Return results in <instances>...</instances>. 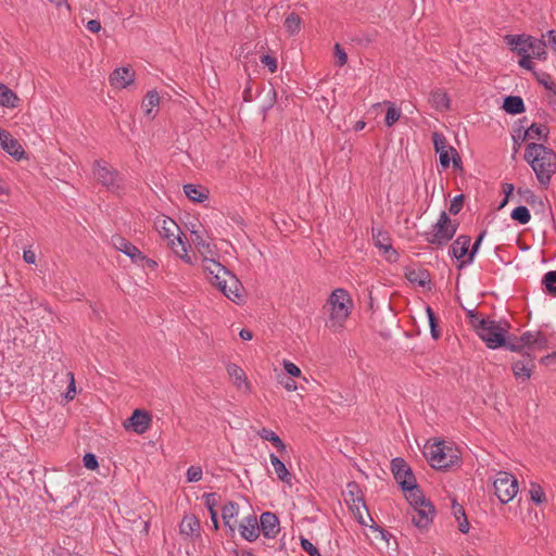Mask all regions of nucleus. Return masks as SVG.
I'll return each mask as SVG.
<instances>
[{"label":"nucleus","instance_id":"nucleus-1","mask_svg":"<svg viewBox=\"0 0 556 556\" xmlns=\"http://www.w3.org/2000/svg\"><path fill=\"white\" fill-rule=\"evenodd\" d=\"M525 160L531 165L539 182L548 186L556 173V153L544 144L531 142L526 147Z\"/></svg>","mask_w":556,"mask_h":556},{"label":"nucleus","instance_id":"nucleus-2","mask_svg":"<svg viewBox=\"0 0 556 556\" xmlns=\"http://www.w3.org/2000/svg\"><path fill=\"white\" fill-rule=\"evenodd\" d=\"M353 306V301L346 290L342 288L334 289L326 303L328 312L326 326L334 331L342 329L352 313Z\"/></svg>","mask_w":556,"mask_h":556},{"label":"nucleus","instance_id":"nucleus-3","mask_svg":"<svg viewBox=\"0 0 556 556\" xmlns=\"http://www.w3.org/2000/svg\"><path fill=\"white\" fill-rule=\"evenodd\" d=\"M424 454L435 469H447L459 463V452L445 441L428 442Z\"/></svg>","mask_w":556,"mask_h":556},{"label":"nucleus","instance_id":"nucleus-4","mask_svg":"<svg viewBox=\"0 0 556 556\" xmlns=\"http://www.w3.org/2000/svg\"><path fill=\"white\" fill-rule=\"evenodd\" d=\"M509 325L506 321H496L490 319L486 325L479 330L478 336L485 342L489 349H497L505 344V337Z\"/></svg>","mask_w":556,"mask_h":556},{"label":"nucleus","instance_id":"nucleus-5","mask_svg":"<svg viewBox=\"0 0 556 556\" xmlns=\"http://www.w3.org/2000/svg\"><path fill=\"white\" fill-rule=\"evenodd\" d=\"M493 488L497 498L506 504L517 495L518 481L513 475L500 471L493 481Z\"/></svg>","mask_w":556,"mask_h":556},{"label":"nucleus","instance_id":"nucleus-6","mask_svg":"<svg viewBox=\"0 0 556 556\" xmlns=\"http://www.w3.org/2000/svg\"><path fill=\"white\" fill-rule=\"evenodd\" d=\"M93 174L98 182L105 186L111 191L119 189L118 173L105 161L94 162Z\"/></svg>","mask_w":556,"mask_h":556},{"label":"nucleus","instance_id":"nucleus-7","mask_svg":"<svg viewBox=\"0 0 556 556\" xmlns=\"http://www.w3.org/2000/svg\"><path fill=\"white\" fill-rule=\"evenodd\" d=\"M154 227L159 235L167 240V243H175L176 241L177 243H185L181 239L182 232L174 219L164 215L159 216L154 222Z\"/></svg>","mask_w":556,"mask_h":556},{"label":"nucleus","instance_id":"nucleus-8","mask_svg":"<svg viewBox=\"0 0 556 556\" xmlns=\"http://www.w3.org/2000/svg\"><path fill=\"white\" fill-rule=\"evenodd\" d=\"M457 229V225L452 222L448 215L443 211L440 214L438 222L433 225V238L429 243H442L453 238Z\"/></svg>","mask_w":556,"mask_h":556},{"label":"nucleus","instance_id":"nucleus-9","mask_svg":"<svg viewBox=\"0 0 556 556\" xmlns=\"http://www.w3.org/2000/svg\"><path fill=\"white\" fill-rule=\"evenodd\" d=\"M202 255V266L203 270L208 275L210 282L215 287L216 285H220L222 281H226L232 274L220 263L214 261L213 258H207Z\"/></svg>","mask_w":556,"mask_h":556},{"label":"nucleus","instance_id":"nucleus-10","mask_svg":"<svg viewBox=\"0 0 556 556\" xmlns=\"http://www.w3.org/2000/svg\"><path fill=\"white\" fill-rule=\"evenodd\" d=\"M391 469L402 489H410L412 484L416 483L412 469L403 458H394L391 463Z\"/></svg>","mask_w":556,"mask_h":556},{"label":"nucleus","instance_id":"nucleus-11","mask_svg":"<svg viewBox=\"0 0 556 556\" xmlns=\"http://www.w3.org/2000/svg\"><path fill=\"white\" fill-rule=\"evenodd\" d=\"M434 517V507L431 503L416 506L412 510V522L420 530L427 529Z\"/></svg>","mask_w":556,"mask_h":556},{"label":"nucleus","instance_id":"nucleus-12","mask_svg":"<svg viewBox=\"0 0 556 556\" xmlns=\"http://www.w3.org/2000/svg\"><path fill=\"white\" fill-rule=\"evenodd\" d=\"M519 339L521 342L520 344L527 350L526 352H529L531 355H533L535 351L547 349V339L540 331H527L522 333Z\"/></svg>","mask_w":556,"mask_h":556},{"label":"nucleus","instance_id":"nucleus-13","mask_svg":"<svg viewBox=\"0 0 556 556\" xmlns=\"http://www.w3.org/2000/svg\"><path fill=\"white\" fill-rule=\"evenodd\" d=\"M533 359L534 355H531L529 352H526V355H522V359L513 363V372L517 379L522 381H527L530 379L532 371L535 367Z\"/></svg>","mask_w":556,"mask_h":556},{"label":"nucleus","instance_id":"nucleus-14","mask_svg":"<svg viewBox=\"0 0 556 556\" xmlns=\"http://www.w3.org/2000/svg\"><path fill=\"white\" fill-rule=\"evenodd\" d=\"M468 248L469 245H450L448 254L459 262V268L472 262L479 245H471L470 250Z\"/></svg>","mask_w":556,"mask_h":556},{"label":"nucleus","instance_id":"nucleus-15","mask_svg":"<svg viewBox=\"0 0 556 556\" xmlns=\"http://www.w3.org/2000/svg\"><path fill=\"white\" fill-rule=\"evenodd\" d=\"M532 40V36L521 34V35H506L504 37V41L507 46L510 47L513 52H516L518 55H523L529 53L530 48H528V43Z\"/></svg>","mask_w":556,"mask_h":556},{"label":"nucleus","instance_id":"nucleus-16","mask_svg":"<svg viewBox=\"0 0 556 556\" xmlns=\"http://www.w3.org/2000/svg\"><path fill=\"white\" fill-rule=\"evenodd\" d=\"M228 279L224 281L226 288L222 291V293L233 303H241L243 301V286L240 280L232 274Z\"/></svg>","mask_w":556,"mask_h":556},{"label":"nucleus","instance_id":"nucleus-17","mask_svg":"<svg viewBox=\"0 0 556 556\" xmlns=\"http://www.w3.org/2000/svg\"><path fill=\"white\" fill-rule=\"evenodd\" d=\"M0 146L3 151H5L17 161L25 156V150L23 149L22 144L9 131H7L0 140Z\"/></svg>","mask_w":556,"mask_h":556},{"label":"nucleus","instance_id":"nucleus-18","mask_svg":"<svg viewBox=\"0 0 556 556\" xmlns=\"http://www.w3.org/2000/svg\"><path fill=\"white\" fill-rule=\"evenodd\" d=\"M151 424V417L147 412L136 409L128 419V425L125 427L131 428L136 433H144Z\"/></svg>","mask_w":556,"mask_h":556},{"label":"nucleus","instance_id":"nucleus-19","mask_svg":"<svg viewBox=\"0 0 556 556\" xmlns=\"http://www.w3.org/2000/svg\"><path fill=\"white\" fill-rule=\"evenodd\" d=\"M135 79V72L129 67H119L113 71L110 76V83L116 88H126Z\"/></svg>","mask_w":556,"mask_h":556},{"label":"nucleus","instance_id":"nucleus-20","mask_svg":"<svg viewBox=\"0 0 556 556\" xmlns=\"http://www.w3.org/2000/svg\"><path fill=\"white\" fill-rule=\"evenodd\" d=\"M240 534L247 541L253 542L260 535V527L255 515L245 517L239 526Z\"/></svg>","mask_w":556,"mask_h":556},{"label":"nucleus","instance_id":"nucleus-21","mask_svg":"<svg viewBox=\"0 0 556 556\" xmlns=\"http://www.w3.org/2000/svg\"><path fill=\"white\" fill-rule=\"evenodd\" d=\"M260 522L263 534L266 538L273 539L279 533V520L273 513H263Z\"/></svg>","mask_w":556,"mask_h":556},{"label":"nucleus","instance_id":"nucleus-22","mask_svg":"<svg viewBox=\"0 0 556 556\" xmlns=\"http://www.w3.org/2000/svg\"><path fill=\"white\" fill-rule=\"evenodd\" d=\"M227 374L232 379L237 389L244 392L250 391V383L248 382L247 375L241 367H239L237 364H229L227 366Z\"/></svg>","mask_w":556,"mask_h":556},{"label":"nucleus","instance_id":"nucleus-23","mask_svg":"<svg viewBox=\"0 0 556 556\" xmlns=\"http://www.w3.org/2000/svg\"><path fill=\"white\" fill-rule=\"evenodd\" d=\"M118 251L126 254L134 263L149 267H155L156 263L152 260L147 258L143 253L137 248V245H122Z\"/></svg>","mask_w":556,"mask_h":556},{"label":"nucleus","instance_id":"nucleus-24","mask_svg":"<svg viewBox=\"0 0 556 556\" xmlns=\"http://www.w3.org/2000/svg\"><path fill=\"white\" fill-rule=\"evenodd\" d=\"M548 134L549 128L546 125L532 123L527 129L523 130L521 141L527 139H538L546 142L548 139Z\"/></svg>","mask_w":556,"mask_h":556},{"label":"nucleus","instance_id":"nucleus-25","mask_svg":"<svg viewBox=\"0 0 556 556\" xmlns=\"http://www.w3.org/2000/svg\"><path fill=\"white\" fill-rule=\"evenodd\" d=\"M184 191L190 201L197 203L204 202L210 195L208 189L200 185L187 184L184 186Z\"/></svg>","mask_w":556,"mask_h":556},{"label":"nucleus","instance_id":"nucleus-26","mask_svg":"<svg viewBox=\"0 0 556 556\" xmlns=\"http://www.w3.org/2000/svg\"><path fill=\"white\" fill-rule=\"evenodd\" d=\"M20 98L7 85L0 83V105L15 109L20 105Z\"/></svg>","mask_w":556,"mask_h":556},{"label":"nucleus","instance_id":"nucleus-27","mask_svg":"<svg viewBox=\"0 0 556 556\" xmlns=\"http://www.w3.org/2000/svg\"><path fill=\"white\" fill-rule=\"evenodd\" d=\"M503 109L510 115L521 114L526 111L525 103L519 96H507L503 102Z\"/></svg>","mask_w":556,"mask_h":556},{"label":"nucleus","instance_id":"nucleus-28","mask_svg":"<svg viewBox=\"0 0 556 556\" xmlns=\"http://www.w3.org/2000/svg\"><path fill=\"white\" fill-rule=\"evenodd\" d=\"M180 533L186 536H193L199 534L200 521L193 515L185 516L179 525Z\"/></svg>","mask_w":556,"mask_h":556},{"label":"nucleus","instance_id":"nucleus-29","mask_svg":"<svg viewBox=\"0 0 556 556\" xmlns=\"http://www.w3.org/2000/svg\"><path fill=\"white\" fill-rule=\"evenodd\" d=\"M239 514V505L235 502H228L223 506L222 509V518L225 526L229 527L230 533H235V527L231 525V521L237 518Z\"/></svg>","mask_w":556,"mask_h":556},{"label":"nucleus","instance_id":"nucleus-30","mask_svg":"<svg viewBox=\"0 0 556 556\" xmlns=\"http://www.w3.org/2000/svg\"><path fill=\"white\" fill-rule=\"evenodd\" d=\"M405 277L409 282L418 285L420 287H425L430 282V275L425 269H407L405 273Z\"/></svg>","mask_w":556,"mask_h":556},{"label":"nucleus","instance_id":"nucleus-31","mask_svg":"<svg viewBox=\"0 0 556 556\" xmlns=\"http://www.w3.org/2000/svg\"><path fill=\"white\" fill-rule=\"evenodd\" d=\"M174 253L189 265H194L199 257L194 251V245H175Z\"/></svg>","mask_w":556,"mask_h":556},{"label":"nucleus","instance_id":"nucleus-32","mask_svg":"<svg viewBox=\"0 0 556 556\" xmlns=\"http://www.w3.org/2000/svg\"><path fill=\"white\" fill-rule=\"evenodd\" d=\"M256 433L261 439L270 442L280 453L286 452V444L273 430L268 428H262L257 430Z\"/></svg>","mask_w":556,"mask_h":556},{"label":"nucleus","instance_id":"nucleus-33","mask_svg":"<svg viewBox=\"0 0 556 556\" xmlns=\"http://www.w3.org/2000/svg\"><path fill=\"white\" fill-rule=\"evenodd\" d=\"M269 459L278 479L282 482L291 483L292 477L286 465L273 453L269 455Z\"/></svg>","mask_w":556,"mask_h":556},{"label":"nucleus","instance_id":"nucleus-34","mask_svg":"<svg viewBox=\"0 0 556 556\" xmlns=\"http://www.w3.org/2000/svg\"><path fill=\"white\" fill-rule=\"evenodd\" d=\"M430 102L432 106L438 111L442 112L450 109V98L444 91L440 89L431 92Z\"/></svg>","mask_w":556,"mask_h":556},{"label":"nucleus","instance_id":"nucleus-35","mask_svg":"<svg viewBox=\"0 0 556 556\" xmlns=\"http://www.w3.org/2000/svg\"><path fill=\"white\" fill-rule=\"evenodd\" d=\"M402 490L406 492V498L413 508H415L416 506H422L427 503H430L429 501H427L425 498L424 494L417 488L416 483L412 484L410 489H402Z\"/></svg>","mask_w":556,"mask_h":556},{"label":"nucleus","instance_id":"nucleus-36","mask_svg":"<svg viewBox=\"0 0 556 556\" xmlns=\"http://www.w3.org/2000/svg\"><path fill=\"white\" fill-rule=\"evenodd\" d=\"M546 47V41L534 37H532V40L530 41V43H528V48H530L533 58L541 61H545L547 58Z\"/></svg>","mask_w":556,"mask_h":556},{"label":"nucleus","instance_id":"nucleus-37","mask_svg":"<svg viewBox=\"0 0 556 556\" xmlns=\"http://www.w3.org/2000/svg\"><path fill=\"white\" fill-rule=\"evenodd\" d=\"M160 103V96L155 90L149 91L143 101H142V108L146 111L147 115H150L152 112V109Z\"/></svg>","mask_w":556,"mask_h":556},{"label":"nucleus","instance_id":"nucleus-38","mask_svg":"<svg viewBox=\"0 0 556 556\" xmlns=\"http://www.w3.org/2000/svg\"><path fill=\"white\" fill-rule=\"evenodd\" d=\"M286 29L291 34L294 35L300 31L301 26V17L299 14L292 12L290 13L283 23Z\"/></svg>","mask_w":556,"mask_h":556},{"label":"nucleus","instance_id":"nucleus-39","mask_svg":"<svg viewBox=\"0 0 556 556\" xmlns=\"http://www.w3.org/2000/svg\"><path fill=\"white\" fill-rule=\"evenodd\" d=\"M510 216L514 220L522 225L527 224L531 218L530 211L523 205H519L514 208Z\"/></svg>","mask_w":556,"mask_h":556},{"label":"nucleus","instance_id":"nucleus-40","mask_svg":"<svg viewBox=\"0 0 556 556\" xmlns=\"http://www.w3.org/2000/svg\"><path fill=\"white\" fill-rule=\"evenodd\" d=\"M468 318L470 325L475 328L477 334L479 333V330H481L490 320V318H485L482 315L475 313L472 311L468 312Z\"/></svg>","mask_w":556,"mask_h":556},{"label":"nucleus","instance_id":"nucleus-41","mask_svg":"<svg viewBox=\"0 0 556 556\" xmlns=\"http://www.w3.org/2000/svg\"><path fill=\"white\" fill-rule=\"evenodd\" d=\"M532 74L534 75L539 84L543 85L547 90L553 91L555 93V84L552 80V77L548 73L533 71Z\"/></svg>","mask_w":556,"mask_h":556},{"label":"nucleus","instance_id":"nucleus-42","mask_svg":"<svg viewBox=\"0 0 556 556\" xmlns=\"http://www.w3.org/2000/svg\"><path fill=\"white\" fill-rule=\"evenodd\" d=\"M379 255L384 257L388 262L393 263L399 258V253L393 245H377Z\"/></svg>","mask_w":556,"mask_h":556},{"label":"nucleus","instance_id":"nucleus-43","mask_svg":"<svg viewBox=\"0 0 556 556\" xmlns=\"http://www.w3.org/2000/svg\"><path fill=\"white\" fill-rule=\"evenodd\" d=\"M401 117V112L399 109L394 106V104H391L388 108L387 114H386V125L391 127L393 126Z\"/></svg>","mask_w":556,"mask_h":556},{"label":"nucleus","instance_id":"nucleus-44","mask_svg":"<svg viewBox=\"0 0 556 556\" xmlns=\"http://www.w3.org/2000/svg\"><path fill=\"white\" fill-rule=\"evenodd\" d=\"M192 229H190V241L191 243H205V240L203 238V232L205 231L203 229L202 225H194L191 224Z\"/></svg>","mask_w":556,"mask_h":556},{"label":"nucleus","instance_id":"nucleus-45","mask_svg":"<svg viewBox=\"0 0 556 556\" xmlns=\"http://www.w3.org/2000/svg\"><path fill=\"white\" fill-rule=\"evenodd\" d=\"M432 141H433V147H434V150L437 153H440L444 150H448L447 141L442 134L433 132Z\"/></svg>","mask_w":556,"mask_h":556},{"label":"nucleus","instance_id":"nucleus-46","mask_svg":"<svg viewBox=\"0 0 556 556\" xmlns=\"http://www.w3.org/2000/svg\"><path fill=\"white\" fill-rule=\"evenodd\" d=\"M520 343L521 342H520L519 338H514V339H508V340L505 339V344L503 346L508 349L511 352L522 353V355H526L527 350Z\"/></svg>","mask_w":556,"mask_h":556},{"label":"nucleus","instance_id":"nucleus-47","mask_svg":"<svg viewBox=\"0 0 556 556\" xmlns=\"http://www.w3.org/2000/svg\"><path fill=\"white\" fill-rule=\"evenodd\" d=\"M530 497L536 504H541L545 501V493L539 484L532 483L530 489Z\"/></svg>","mask_w":556,"mask_h":556},{"label":"nucleus","instance_id":"nucleus-48","mask_svg":"<svg viewBox=\"0 0 556 556\" xmlns=\"http://www.w3.org/2000/svg\"><path fill=\"white\" fill-rule=\"evenodd\" d=\"M543 281L547 291L556 294V271L551 270L546 273Z\"/></svg>","mask_w":556,"mask_h":556},{"label":"nucleus","instance_id":"nucleus-49","mask_svg":"<svg viewBox=\"0 0 556 556\" xmlns=\"http://www.w3.org/2000/svg\"><path fill=\"white\" fill-rule=\"evenodd\" d=\"M202 468L200 466H190L187 469V480L188 482H198L202 479Z\"/></svg>","mask_w":556,"mask_h":556},{"label":"nucleus","instance_id":"nucleus-50","mask_svg":"<svg viewBox=\"0 0 556 556\" xmlns=\"http://www.w3.org/2000/svg\"><path fill=\"white\" fill-rule=\"evenodd\" d=\"M464 200H465L464 194L456 195L450 204V208H448L450 213L453 215L458 214L463 207Z\"/></svg>","mask_w":556,"mask_h":556},{"label":"nucleus","instance_id":"nucleus-51","mask_svg":"<svg viewBox=\"0 0 556 556\" xmlns=\"http://www.w3.org/2000/svg\"><path fill=\"white\" fill-rule=\"evenodd\" d=\"M301 546L309 556H321L318 548L307 539H301Z\"/></svg>","mask_w":556,"mask_h":556},{"label":"nucleus","instance_id":"nucleus-52","mask_svg":"<svg viewBox=\"0 0 556 556\" xmlns=\"http://www.w3.org/2000/svg\"><path fill=\"white\" fill-rule=\"evenodd\" d=\"M334 55L337 58V65L343 66L348 62V54L344 49L340 46V43L334 45Z\"/></svg>","mask_w":556,"mask_h":556},{"label":"nucleus","instance_id":"nucleus-53","mask_svg":"<svg viewBox=\"0 0 556 556\" xmlns=\"http://www.w3.org/2000/svg\"><path fill=\"white\" fill-rule=\"evenodd\" d=\"M204 497V501H205V506L207 507L210 514L212 511H216L215 510V507L217 506L218 504V496L216 493H206L203 495Z\"/></svg>","mask_w":556,"mask_h":556},{"label":"nucleus","instance_id":"nucleus-54","mask_svg":"<svg viewBox=\"0 0 556 556\" xmlns=\"http://www.w3.org/2000/svg\"><path fill=\"white\" fill-rule=\"evenodd\" d=\"M261 63L266 66L270 73H275L277 71V60L275 56L264 54L261 56Z\"/></svg>","mask_w":556,"mask_h":556},{"label":"nucleus","instance_id":"nucleus-55","mask_svg":"<svg viewBox=\"0 0 556 556\" xmlns=\"http://www.w3.org/2000/svg\"><path fill=\"white\" fill-rule=\"evenodd\" d=\"M426 312H427V316H428V319H429V325H430V329H431V334L434 339L439 338V332L437 330V319H435V315L433 313V311L431 309L430 306H427L426 308Z\"/></svg>","mask_w":556,"mask_h":556},{"label":"nucleus","instance_id":"nucleus-56","mask_svg":"<svg viewBox=\"0 0 556 556\" xmlns=\"http://www.w3.org/2000/svg\"><path fill=\"white\" fill-rule=\"evenodd\" d=\"M451 148L452 147H448V150H444L439 153V162L443 169H446L451 164V161H452Z\"/></svg>","mask_w":556,"mask_h":556},{"label":"nucleus","instance_id":"nucleus-57","mask_svg":"<svg viewBox=\"0 0 556 556\" xmlns=\"http://www.w3.org/2000/svg\"><path fill=\"white\" fill-rule=\"evenodd\" d=\"M283 369L292 377H300L301 369L290 361L285 359L282 362Z\"/></svg>","mask_w":556,"mask_h":556},{"label":"nucleus","instance_id":"nucleus-58","mask_svg":"<svg viewBox=\"0 0 556 556\" xmlns=\"http://www.w3.org/2000/svg\"><path fill=\"white\" fill-rule=\"evenodd\" d=\"M359 488L357 485V483L355 482H350L348 483L346 485V492L344 493V498H356V497H359L358 494H359Z\"/></svg>","mask_w":556,"mask_h":556},{"label":"nucleus","instance_id":"nucleus-59","mask_svg":"<svg viewBox=\"0 0 556 556\" xmlns=\"http://www.w3.org/2000/svg\"><path fill=\"white\" fill-rule=\"evenodd\" d=\"M520 56L521 58H520L518 64L522 68L531 71L533 73V71H535V66H534V63L531 60V55L529 53H527V54H523V55H520Z\"/></svg>","mask_w":556,"mask_h":556},{"label":"nucleus","instance_id":"nucleus-60","mask_svg":"<svg viewBox=\"0 0 556 556\" xmlns=\"http://www.w3.org/2000/svg\"><path fill=\"white\" fill-rule=\"evenodd\" d=\"M84 466L87 468V469H90V470H94L98 468V460H97V457L91 454V453H87L85 456H84Z\"/></svg>","mask_w":556,"mask_h":556},{"label":"nucleus","instance_id":"nucleus-61","mask_svg":"<svg viewBox=\"0 0 556 556\" xmlns=\"http://www.w3.org/2000/svg\"><path fill=\"white\" fill-rule=\"evenodd\" d=\"M346 503L350 505L351 509H358V508H364L365 510V514L368 516V511H367V508H366V505L363 501L362 497H356V498H346Z\"/></svg>","mask_w":556,"mask_h":556},{"label":"nucleus","instance_id":"nucleus-62","mask_svg":"<svg viewBox=\"0 0 556 556\" xmlns=\"http://www.w3.org/2000/svg\"><path fill=\"white\" fill-rule=\"evenodd\" d=\"M67 376L70 378V386H68L67 391L65 393V397L67 400H73L75 394H76L74 374L73 372H68Z\"/></svg>","mask_w":556,"mask_h":556},{"label":"nucleus","instance_id":"nucleus-63","mask_svg":"<svg viewBox=\"0 0 556 556\" xmlns=\"http://www.w3.org/2000/svg\"><path fill=\"white\" fill-rule=\"evenodd\" d=\"M451 153H452V161L451 162L453 163V167L455 169L463 170L462 157L458 154L457 150L455 148H451Z\"/></svg>","mask_w":556,"mask_h":556},{"label":"nucleus","instance_id":"nucleus-64","mask_svg":"<svg viewBox=\"0 0 556 556\" xmlns=\"http://www.w3.org/2000/svg\"><path fill=\"white\" fill-rule=\"evenodd\" d=\"M518 193L521 194L523 197V200L527 202V203H533L536 199V195L529 189H526V190H521L519 189L518 190Z\"/></svg>","mask_w":556,"mask_h":556}]
</instances>
